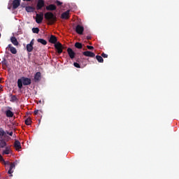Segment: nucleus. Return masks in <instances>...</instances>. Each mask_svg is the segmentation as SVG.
Instances as JSON below:
<instances>
[{
	"instance_id": "f257e3e1",
	"label": "nucleus",
	"mask_w": 179,
	"mask_h": 179,
	"mask_svg": "<svg viewBox=\"0 0 179 179\" xmlns=\"http://www.w3.org/2000/svg\"><path fill=\"white\" fill-rule=\"evenodd\" d=\"M24 86L31 85V79L27 77H22L17 80V86L19 89H22Z\"/></svg>"
},
{
	"instance_id": "f03ea898",
	"label": "nucleus",
	"mask_w": 179,
	"mask_h": 179,
	"mask_svg": "<svg viewBox=\"0 0 179 179\" xmlns=\"http://www.w3.org/2000/svg\"><path fill=\"white\" fill-rule=\"evenodd\" d=\"M44 17L45 20L49 22V24H54L57 20V16L50 11L44 14Z\"/></svg>"
},
{
	"instance_id": "7ed1b4c3",
	"label": "nucleus",
	"mask_w": 179,
	"mask_h": 179,
	"mask_svg": "<svg viewBox=\"0 0 179 179\" xmlns=\"http://www.w3.org/2000/svg\"><path fill=\"white\" fill-rule=\"evenodd\" d=\"M20 2L21 0H14L12 1V0L9 1L8 5V9H17L19 6H20Z\"/></svg>"
},
{
	"instance_id": "20e7f679",
	"label": "nucleus",
	"mask_w": 179,
	"mask_h": 179,
	"mask_svg": "<svg viewBox=\"0 0 179 179\" xmlns=\"http://www.w3.org/2000/svg\"><path fill=\"white\" fill-rule=\"evenodd\" d=\"M55 48L57 50V53L59 55L60 54H62V51L64 50V46H62V43L57 42L56 44H55Z\"/></svg>"
},
{
	"instance_id": "39448f33",
	"label": "nucleus",
	"mask_w": 179,
	"mask_h": 179,
	"mask_svg": "<svg viewBox=\"0 0 179 179\" xmlns=\"http://www.w3.org/2000/svg\"><path fill=\"white\" fill-rule=\"evenodd\" d=\"M45 6V1L44 0H38L36 4V10H41Z\"/></svg>"
},
{
	"instance_id": "423d86ee",
	"label": "nucleus",
	"mask_w": 179,
	"mask_h": 179,
	"mask_svg": "<svg viewBox=\"0 0 179 179\" xmlns=\"http://www.w3.org/2000/svg\"><path fill=\"white\" fill-rule=\"evenodd\" d=\"M43 20H44V13L43 12L40 13V14H36V23L40 24V23L43 22Z\"/></svg>"
},
{
	"instance_id": "0eeeda50",
	"label": "nucleus",
	"mask_w": 179,
	"mask_h": 179,
	"mask_svg": "<svg viewBox=\"0 0 179 179\" xmlns=\"http://www.w3.org/2000/svg\"><path fill=\"white\" fill-rule=\"evenodd\" d=\"M0 139H6L7 142L9 141V136L6 135V131L2 128H0Z\"/></svg>"
},
{
	"instance_id": "6e6552de",
	"label": "nucleus",
	"mask_w": 179,
	"mask_h": 179,
	"mask_svg": "<svg viewBox=\"0 0 179 179\" xmlns=\"http://www.w3.org/2000/svg\"><path fill=\"white\" fill-rule=\"evenodd\" d=\"M76 31L78 34H83V31H85V27H83V26H81L80 24H78L76 27Z\"/></svg>"
},
{
	"instance_id": "1a4fd4ad",
	"label": "nucleus",
	"mask_w": 179,
	"mask_h": 179,
	"mask_svg": "<svg viewBox=\"0 0 179 179\" xmlns=\"http://www.w3.org/2000/svg\"><path fill=\"white\" fill-rule=\"evenodd\" d=\"M67 52L69 54V57L71 58V59H73V58H75V55H76V53H75L73 52V50H72V48H69L67 49Z\"/></svg>"
},
{
	"instance_id": "9d476101",
	"label": "nucleus",
	"mask_w": 179,
	"mask_h": 179,
	"mask_svg": "<svg viewBox=\"0 0 179 179\" xmlns=\"http://www.w3.org/2000/svg\"><path fill=\"white\" fill-rule=\"evenodd\" d=\"M83 55H85V57H90V58H94V57H96V54L90 51L83 52Z\"/></svg>"
},
{
	"instance_id": "9b49d317",
	"label": "nucleus",
	"mask_w": 179,
	"mask_h": 179,
	"mask_svg": "<svg viewBox=\"0 0 179 179\" xmlns=\"http://www.w3.org/2000/svg\"><path fill=\"white\" fill-rule=\"evenodd\" d=\"M6 142V138H0V149H4L8 146Z\"/></svg>"
},
{
	"instance_id": "f8f14e48",
	"label": "nucleus",
	"mask_w": 179,
	"mask_h": 179,
	"mask_svg": "<svg viewBox=\"0 0 179 179\" xmlns=\"http://www.w3.org/2000/svg\"><path fill=\"white\" fill-rule=\"evenodd\" d=\"M45 9L49 11L57 10V6L55 4H50L45 6Z\"/></svg>"
},
{
	"instance_id": "ddd939ff",
	"label": "nucleus",
	"mask_w": 179,
	"mask_h": 179,
	"mask_svg": "<svg viewBox=\"0 0 179 179\" xmlns=\"http://www.w3.org/2000/svg\"><path fill=\"white\" fill-rule=\"evenodd\" d=\"M8 48L10 50L11 54H17V50H16V48L13 47L12 44H9L6 49Z\"/></svg>"
},
{
	"instance_id": "4468645a",
	"label": "nucleus",
	"mask_w": 179,
	"mask_h": 179,
	"mask_svg": "<svg viewBox=\"0 0 179 179\" xmlns=\"http://www.w3.org/2000/svg\"><path fill=\"white\" fill-rule=\"evenodd\" d=\"M57 41H58V39H57V37L54 35H51L49 38V43H51V44H57Z\"/></svg>"
},
{
	"instance_id": "2eb2a0df",
	"label": "nucleus",
	"mask_w": 179,
	"mask_h": 179,
	"mask_svg": "<svg viewBox=\"0 0 179 179\" xmlns=\"http://www.w3.org/2000/svg\"><path fill=\"white\" fill-rule=\"evenodd\" d=\"M69 12H71L69 10L65 11L61 15L62 19H65L66 20L69 19Z\"/></svg>"
},
{
	"instance_id": "dca6fc26",
	"label": "nucleus",
	"mask_w": 179,
	"mask_h": 179,
	"mask_svg": "<svg viewBox=\"0 0 179 179\" xmlns=\"http://www.w3.org/2000/svg\"><path fill=\"white\" fill-rule=\"evenodd\" d=\"M34 82H39V80L41 79V73L37 72L34 77Z\"/></svg>"
},
{
	"instance_id": "f3484780",
	"label": "nucleus",
	"mask_w": 179,
	"mask_h": 179,
	"mask_svg": "<svg viewBox=\"0 0 179 179\" xmlns=\"http://www.w3.org/2000/svg\"><path fill=\"white\" fill-rule=\"evenodd\" d=\"M5 114L8 118H12V117H13V115H15V113H13V112H12V110H6Z\"/></svg>"
},
{
	"instance_id": "a211bd4d",
	"label": "nucleus",
	"mask_w": 179,
	"mask_h": 179,
	"mask_svg": "<svg viewBox=\"0 0 179 179\" xmlns=\"http://www.w3.org/2000/svg\"><path fill=\"white\" fill-rule=\"evenodd\" d=\"M4 150H3L2 155H10L12 150H10V146H7L4 148Z\"/></svg>"
},
{
	"instance_id": "6ab92c4d",
	"label": "nucleus",
	"mask_w": 179,
	"mask_h": 179,
	"mask_svg": "<svg viewBox=\"0 0 179 179\" xmlns=\"http://www.w3.org/2000/svg\"><path fill=\"white\" fill-rule=\"evenodd\" d=\"M14 147L15 148L16 150H20V149H22V145L20 144V141L17 140L15 141Z\"/></svg>"
},
{
	"instance_id": "aec40b11",
	"label": "nucleus",
	"mask_w": 179,
	"mask_h": 179,
	"mask_svg": "<svg viewBox=\"0 0 179 179\" xmlns=\"http://www.w3.org/2000/svg\"><path fill=\"white\" fill-rule=\"evenodd\" d=\"M10 101H11V103H15V101H19V99H17V96H16V95H13L12 94H10Z\"/></svg>"
},
{
	"instance_id": "412c9836",
	"label": "nucleus",
	"mask_w": 179,
	"mask_h": 179,
	"mask_svg": "<svg viewBox=\"0 0 179 179\" xmlns=\"http://www.w3.org/2000/svg\"><path fill=\"white\" fill-rule=\"evenodd\" d=\"M10 41L13 45L17 46L19 45V42L17 41V39L15 36H12L10 38Z\"/></svg>"
},
{
	"instance_id": "4be33fe9",
	"label": "nucleus",
	"mask_w": 179,
	"mask_h": 179,
	"mask_svg": "<svg viewBox=\"0 0 179 179\" xmlns=\"http://www.w3.org/2000/svg\"><path fill=\"white\" fill-rule=\"evenodd\" d=\"M96 59L98 61V62H100L101 64H103L104 62V59H103L102 56L96 55Z\"/></svg>"
},
{
	"instance_id": "5701e85b",
	"label": "nucleus",
	"mask_w": 179,
	"mask_h": 179,
	"mask_svg": "<svg viewBox=\"0 0 179 179\" xmlns=\"http://www.w3.org/2000/svg\"><path fill=\"white\" fill-rule=\"evenodd\" d=\"M74 47H76V48H78V50H82V48H83V45L79 42H76Z\"/></svg>"
},
{
	"instance_id": "b1692460",
	"label": "nucleus",
	"mask_w": 179,
	"mask_h": 179,
	"mask_svg": "<svg viewBox=\"0 0 179 179\" xmlns=\"http://www.w3.org/2000/svg\"><path fill=\"white\" fill-rule=\"evenodd\" d=\"M25 9H26L27 12H28V13L34 12V8L32 6H27L25 8Z\"/></svg>"
},
{
	"instance_id": "393cba45",
	"label": "nucleus",
	"mask_w": 179,
	"mask_h": 179,
	"mask_svg": "<svg viewBox=\"0 0 179 179\" xmlns=\"http://www.w3.org/2000/svg\"><path fill=\"white\" fill-rule=\"evenodd\" d=\"M38 43H41V44H43V45H47V41L43 39V38H38L37 39Z\"/></svg>"
},
{
	"instance_id": "a878e982",
	"label": "nucleus",
	"mask_w": 179,
	"mask_h": 179,
	"mask_svg": "<svg viewBox=\"0 0 179 179\" xmlns=\"http://www.w3.org/2000/svg\"><path fill=\"white\" fill-rule=\"evenodd\" d=\"M27 51L28 52H31V51H33V46L31 45H27Z\"/></svg>"
},
{
	"instance_id": "bb28decb",
	"label": "nucleus",
	"mask_w": 179,
	"mask_h": 179,
	"mask_svg": "<svg viewBox=\"0 0 179 179\" xmlns=\"http://www.w3.org/2000/svg\"><path fill=\"white\" fill-rule=\"evenodd\" d=\"M32 33H34L35 34H38V33H40V29H38V27L32 28Z\"/></svg>"
},
{
	"instance_id": "cd10ccee",
	"label": "nucleus",
	"mask_w": 179,
	"mask_h": 179,
	"mask_svg": "<svg viewBox=\"0 0 179 179\" xmlns=\"http://www.w3.org/2000/svg\"><path fill=\"white\" fill-rule=\"evenodd\" d=\"M31 122H32L31 118H30V117H28V118L25 120V124H26L27 125H31Z\"/></svg>"
},
{
	"instance_id": "c85d7f7f",
	"label": "nucleus",
	"mask_w": 179,
	"mask_h": 179,
	"mask_svg": "<svg viewBox=\"0 0 179 179\" xmlns=\"http://www.w3.org/2000/svg\"><path fill=\"white\" fill-rule=\"evenodd\" d=\"M0 161L3 162L4 164H6L8 162H5V159H3V157L0 154Z\"/></svg>"
},
{
	"instance_id": "c756f323",
	"label": "nucleus",
	"mask_w": 179,
	"mask_h": 179,
	"mask_svg": "<svg viewBox=\"0 0 179 179\" xmlns=\"http://www.w3.org/2000/svg\"><path fill=\"white\" fill-rule=\"evenodd\" d=\"M15 162L11 163L10 165V170H13V169H15Z\"/></svg>"
},
{
	"instance_id": "7c9ffc66",
	"label": "nucleus",
	"mask_w": 179,
	"mask_h": 179,
	"mask_svg": "<svg viewBox=\"0 0 179 179\" xmlns=\"http://www.w3.org/2000/svg\"><path fill=\"white\" fill-rule=\"evenodd\" d=\"M73 65L76 68H80V64H79L78 62H74Z\"/></svg>"
},
{
	"instance_id": "2f4dec72",
	"label": "nucleus",
	"mask_w": 179,
	"mask_h": 179,
	"mask_svg": "<svg viewBox=\"0 0 179 179\" xmlns=\"http://www.w3.org/2000/svg\"><path fill=\"white\" fill-rule=\"evenodd\" d=\"M2 65H8V62H6V59H3V61L1 62Z\"/></svg>"
},
{
	"instance_id": "473e14b6",
	"label": "nucleus",
	"mask_w": 179,
	"mask_h": 179,
	"mask_svg": "<svg viewBox=\"0 0 179 179\" xmlns=\"http://www.w3.org/2000/svg\"><path fill=\"white\" fill-rule=\"evenodd\" d=\"M101 57H103V58H108V55H107V54L103 52V53L101 54Z\"/></svg>"
},
{
	"instance_id": "72a5a7b5",
	"label": "nucleus",
	"mask_w": 179,
	"mask_h": 179,
	"mask_svg": "<svg viewBox=\"0 0 179 179\" xmlns=\"http://www.w3.org/2000/svg\"><path fill=\"white\" fill-rule=\"evenodd\" d=\"M6 134H7V135H9L10 136H13V131L9 132V131H6Z\"/></svg>"
},
{
	"instance_id": "f704fd0d",
	"label": "nucleus",
	"mask_w": 179,
	"mask_h": 179,
	"mask_svg": "<svg viewBox=\"0 0 179 179\" xmlns=\"http://www.w3.org/2000/svg\"><path fill=\"white\" fill-rule=\"evenodd\" d=\"M56 3H57V6H61V5H62V2H61L58 0L56 1Z\"/></svg>"
},
{
	"instance_id": "c9c22d12",
	"label": "nucleus",
	"mask_w": 179,
	"mask_h": 179,
	"mask_svg": "<svg viewBox=\"0 0 179 179\" xmlns=\"http://www.w3.org/2000/svg\"><path fill=\"white\" fill-rule=\"evenodd\" d=\"M87 48L88 50H94V48L93 46H90V45H87Z\"/></svg>"
},
{
	"instance_id": "e433bc0d",
	"label": "nucleus",
	"mask_w": 179,
	"mask_h": 179,
	"mask_svg": "<svg viewBox=\"0 0 179 179\" xmlns=\"http://www.w3.org/2000/svg\"><path fill=\"white\" fill-rule=\"evenodd\" d=\"M39 111H41V110H34V115H37V114H38Z\"/></svg>"
},
{
	"instance_id": "4c0bfd02",
	"label": "nucleus",
	"mask_w": 179,
	"mask_h": 179,
	"mask_svg": "<svg viewBox=\"0 0 179 179\" xmlns=\"http://www.w3.org/2000/svg\"><path fill=\"white\" fill-rule=\"evenodd\" d=\"M8 173V174H12V173H13V171H12V169H10V168Z\"/></svg>"
},
{
	"instance_id": "58836bf2",
	"label": "nucleus",
	"mask_w": 179,
	"mask_h": 179,
	"mask_svg": "<svg viewBox=\"0 0 179 179\" xmlns=\"http://www.w3.org/2000/svg\"><path fill=\"white\" fill-rule=\"evenodd\" d=\"M34 44V43L33 42V41H31V42H30V43H29L28 45H31L32 47H33V45Z\"/></svg>"
},
{
	"instance_id": "ea45409f",
	"label": "nucleus",
	"mask_w": 179,
	"mask_h": 179,
	"mask_svg": "<svg viewBox=\"0 0 179 179\" xmlns=\"http://www.w3.org/2000/svg\"><path fill=\"white\" fill-rule=\"evenodd\" d=\"M3 89V87L2 85H0V90H2Z\"/></svg>"
},
{
	"instance_id": "a19ab883",
	"label": "nucleus",
	"mask_w": 179,
	"mask_h": 179,
	"mask_svg": "<svg viewBox=\"0 0 179 179\" xmlns=\"http://www.w3.org/2000/svg\"><path fill=\"white\" fill-rule=\"evenodd\" d=\"M23 1H25L26 2H30V1L31 0H23Z\"/></svg>"
},
{
	"instance_id": "79ce46f5",
	"label": "nucleus",
	"mask_w": 179,
	"mask_h": 179,
	"mask_svg": "<svg viewBox=\"0 0 179 179\" xmlns=\"http://www.w3.org/2000/svg\"><path fill=\"white\" fill-rule=\"evenodd\" d=\"M0 83H2V78H0Z\"/></svg>"
},
{
	"instance_id": "37998d69",
	"label": "nucleus",
	"mask_w": 179,
	"mask_h": 179,
	"mask_svg": "<svg viewBox=\"0 0 179 179\" xmlns=\"http://www.w3.org/2000/svg\"><path fill=\"white\" fill-rule=\"evenodd\" d=\"M8 108H10V110H12V108H10V107H8Z\"/></svg>"
},
{
	"instance_id": "c03bdc74",
	"label": "nucleus",
	"mask_w": 179,
	"mask_h": 179,
	"mask_svg": "<svg viewBox=\"0 0 179 179\" xmlns=\"http://www.w3.org/2000/svg\"><path fill=\"white\" fill-rule=\"evenodd\" d=\"M0 37H1V34H0Z\"/></svg>"
}]
</instances>
